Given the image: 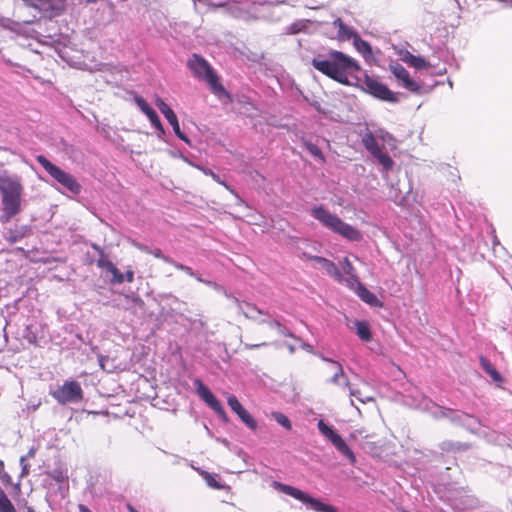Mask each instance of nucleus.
<instances>
[{
    "label": "nucleus",
    "instance_id": "nucleus-1",
    "mask_svg": "<svg viewBox=\"0 0 512 512\" xmlns=\"http://www.w3.org/2000/svg\"><path fill=\"white\" fill-rule=\"evenodd\" d=\"M312 65L318 71L345 85H349V78L360 71L357 61L340 51L330 52L329 59L326 60L313 59Z\"/></svg>",
    "mask_w": 512,
    "mask_h": 512
},
{
    "label": "nucleus",
    "instance_id": "nucleus-2",
    "mask_svg": "<svg viewBox=\"0 0 512 512\" xmlns=\"http://www.w3.org/2000/svg\"><path fill=\"white\" fill-rule=\"evenodd\" d=\"M193 75L204 80L210 87L211 92L223 103L232 102L230 93L220 83L218 76L209 63L197 54H193L187 63Z\"/></svg>",
    "mask_w": 512,
    "mask_h": 512
},
{
    "label": "nucleus",
    "instance_id": "nucleus-3",
    "mask_svg": "<svg viewBox=\"0 0 512 512\" xmlns=\"http://www.w3.org/2000/svg\"><path fill=\"white\" fill-rule=\"evenodd\" d=\"M0 192L3 211L8 218H11L20 211L23 192L21 178L16 175H0Z\"/></svg>",
    "mask_w": 512,
    "mask_h": 512
},
{
    "label": "nucleus",
    "instance_id": "nucleus-4",
    "mask_svg": "<svg viewBox=\"0 0 512 512\" xmlns=\"http://www.w3.org/2000/svg\"><path fill=\"white\" fill-rule=\"evenodd\" d=\"M311 215L317 219L325 228L349 241L357 242L362 239V234L358 229L344 222L340 217L331 213L323 206L312 208Z\"/></svg>",
    "mask_w": 512,
    "mask_h": 512
},
{
    "label": "nucleus",
    "instance_id": "nucleus-5",
    "mask_svg": "<svg viewBox=\"0 0 512 512\" xmlns=\"http://www.w3.org/2000/svg\"><path fill=\"white\" fill-rule=\"evenodd\" d=\"M36 160L57 183H59L73 194L80 193L81 185L77 182L73 175L54 165L43 155L37 156Z\"/></svg>",
    "mask_w": 512,
    "mask_h": 512
},
{
    "label": "nucleus",
    "instance_id": "nucleus-6",
    "mask_svg": "<svg viewBox=\"0 0 512 512\" xmlns=\"http://www.w3.org/2000/svg\"><path fill=\"white\" fill-rule=\"evenodd\" d=\"M273 487L276 490H278L279 492L287 494L305 504H308L310 506V508L316 512H336V509L333 506L322 503L318 499L312 498L307 493H305L295 487H292V486H289V485H286V484H283L280 482H276V481L273 482Z\"/></svg>",
    "mask_w": 512,
    "mask_h": 512
},
{
    "label": "nucleus",
    "instance_id": "nucleus-7",
    "mask_svg": "<svg viewBox=\"0 0 512 512\" xmlns=\"http://www.w3.org/2000/svg\"><path fill=\"white\" fill-rule=\"evenodd\" d=\"M60 404L79 402L83 398V390L77 381H66L62 386L51 392Z\"/></svg>",
    "mask_w": 512,
    "mask_h": 512
},
{
    "label": "nucleus",
    "instance_id": "nucleus-8",
    "mask_svg": "<svg viewBox=\"0 0 512 512\" xmlns=\"http://www.w3.org/2000/svg\"><path fill=\"white\" fill-rule=\"evenodd\" d=\"M317 426L320 433L328 439L340 453L346 456L351 463L355 462L356 458L353 451L331 426L326 424L323 420H319Z\"/></svg>",
    "mask_w": 512,
    "mask_h": 512
},
{
    "label": "nucleus",
    "instance_id": "nucleus-9",
    "mask_svg": "<svg viewBox=\"0 0 512 512\" xmlns=\"http://www.w3.org/2000/svg\"><path fill=\"white\" fill-rule=\"evenodd\" d=\"M363 85L365 91L378 99L392 103L398 101L396 93L391 91L384 83L373 77L366 75Z\"/></svg>",
    "mask_w": 512,
    "mask_h": 512
},
{
    "label": "nucleus",
    "instance_id": "nucleus-10",
    "mask_svg": "<svg viewBox=\"0 0 512 512\" xmlns=\"http://www.w3.org/2000/svg\"><path fill=\"white\" fill-rule=\"evenodd\" d=\"M390 71L397 79L400 86L407 89L408 91L421 94L423 91L422 85L414 81L409 72L399 63H392L389 66Z\"/></svg>",
    "mask_w": 512,
    "mask_h": 512
},
{
    "label": "nucleus",
    "instance_id": "nucleus-11",
    "mask_svg": "<svg viewBox=\"0 0 512 512\" xmlns=\"http://www.w3.org/2000/svg\"><path fill=\"white\" fill-rule=\"evenodd\" d=\"M272 4L271 3H260V4H256V3H253L252 6H251V13L248 12V11H244L239 3L237 2H231L228 4L227 6V12L232 15L233 17H236V18H241V19H261V18H264V15L260 14V10L259 8L261 7H265V6H271Z\"/></svg>",
    "mask_w": 512,
    "mask_h": 512
},
{
    "label": "nucleus",
    "instance_id": "nucleus-12",
    "mask_svg": "<svg viewBox=\"0 0 512 512\" xmlns=\"http://www.w3.org/2000/svg\"><path fill=\"white\" fill-rule=\"evenodd\" d=\"M227 403L234 413L238 415L243 423L248 426L251 430H256L257 422L253 416L240 404L238 399L234 395L227 397Z\"/></svg>",
    "mask_w": 512,
    "mask_h": 512
},
{
    "label": "nucleus",
    "instance_id": "nucleus-13",
    "mask_svg": "<svg viewBox=\"0 0 512 512\" xmlns=\"http://www.w3.org/2000/svg\"><path fill=\"white\" fill-rule=\"evenodd\" d=\"M313 261H315L325 272L333 277L338 282H342L343 280V274L339 270V268L333 263L332 261L320 257V256H313L311 257Z\"/></svg>",
    "mask_w": 512,
    "mask_h": 512
},
{
    "label": "nucleus",
    "instance_id": "nucleus-14",
    "mask_svg": "<svg viewBox=\"0 0 512 512\" xmlns=\"http://www.w3.org/2000/svg\"><path fill=\"white\" fill-rule=\"evenodd\" d=\"M401 60L408 64L409 66L421 70V69H429L431 64L421 56H415L409 51L401 52L400 54Z\"/></svg>",
    "mask_w": 512,
    "mask_h": 512
},
{
    "label": "nucleus",
    "instance_id": "nucleus-15",
    "mask_svg": "<svg viewBox=\"0 0 512 512\" xmlns=\"http://www.w3.org/2000/svg\"><path fill=\"white\" fill-rule=\"evenodd\" d=\"M341 265L346 275V277L343 276L342 282H345L350 288H354L355 285L358 284L359 279L349 258L345 257Z\"/></svg>",
    "mask_w": 512,
    "mask_h": 512
},
{
    "label": "nucleus",
    "instance_id": "nucleus-16",
    "mask_svg": "<svg viewBox=\"0 0 512 512\" xmlns=\"http://www.w3.org/2000/svg\"><path fill=\"white\" fill-rule=\"evenodd\" d=\"M353 289L356 290V293L361 298V300H363L367 304L371 306H381V303L378 300V298L372 292L366 289L359 281L358 284H356Z\"/></svg>",
    "mask_w": 512,
    "mask_h": 512
},
{
    "label": "nucleus",
    "instance_id": "nucleus-17",
    "mask_svg": "<svg viewBox=\"0 0 512 512\" xmlns=\"http://www.w3.org/2000/svg\"><path fill=\"white\" fill-rule=\"evenodd\" d=\"M182 159H183L186 163H188L189 165L194 166V167H196V168L200 169L201 171H203V173H204L205 175L210 176V177H211L215 182H217V183H219V184L223 185L227 190H229L232 194H234V195L238 198V201H239V203H240V204H242V203H243V200H242V199H240V198L238 197V195L235 193V191H234V190H233V189H232V188H231L227 183H225L223 180H221V179H220V177H219L217 174H215L212 170H210V169H206V168H202V167H200V166H198V165H194V164H193L191 161H189L186 157H183V156H182Z\"/></svg>",
    "mask_w": 512,
    "mask_h": 512
},
{
    "label": "nucleus",
    "instance_id": "nucleus-18",
    "mask_svg": "<svg viewBox=\"0 0 512 512\" xmlns=\"http://www.w3.org/2000/svg\"><path fill=\"white\" fill-rule=\"evenodd\" d=\"M333 26L338 29V38L340 40H349L351 38L355 39V36H358L352 28L346 26L340 18H337L333 22Z\"/></svg>",
    "mask_w": 512,
    "mask_h": 512
},
{
    "label": "nucleus",
    "instance_id": "nucleus-19",
    "mask_svg": "<svg viewBox=\"0 0 512 512\" xmlns=\"http://www.w3.org/2000/svg\"><path fill=\"white\" fill-rule=\"evenodd\" d=\"M354 325H355V329H356V334L359 336V338L362 341L368 342V341L371 340L372 335H371V332H370L369 324L367 322H365V321H356L354 323Z\"/></svg>",
    "mask_w": 512,
    "mask_h": 512
},
{
    "label": "nucleus",
    "instance_id": "nucleus-20",
    "mask_svg": "<svg viewBox=\"0 0 512 512\" xmlns=\"http://www.w3.org/2000/svg\"><path fill=\"white\" fill-rule=\"evenodd\" d=\"M362 143L364 147L372 154L375 155L376 153L380 152L381 149L378 145V142L375 138V136L372 133H367L362 138Z\"/></svg>",
    "mask_w": 512,
    "mask_h": 512
},
{
    "label": "nucleus",
    "instance_id": "nucleus-21",
    "mask_svg": "<svg viewBox=\"0 0 512 512\" xmlns=\"http://www.w3.org/2000/svg\"><path fill=\"white\" fill-rule=\"evenodd\" d=\"M354 46H355L356 50L359 53H361L365 58L371 56L372 49H371L370 44L367 41L362 40L359 36H355Z\"/></svg>",
    "mask_w": 512,
    "mask_h": 512
},
{
    "label": "nucleus",
    "instance_id": "nucleus-22",
    "mask_svg": "<svg viewBox=\"0 0 512 512\" xmlns=\"http://www.w3.org/2000/svg\"><path fill=\"white\" fill-rule=\"evenodd\" d=\"M206 404L211 408L213 409L217 414L218 416L225 422L228 421V417H227V414L223 408V406L221 405V403L216 399L215 396H212V398L208 399L207 401H205Z\"/></svg>",
    "mask_w": 512,
    "mask_h": 512
},
{
    "label": "nucleus",
    "instance_id": "nucleus-23",
    "mask_svg": "<svg viewBox=\"0 0 512 512\" xmlns=\"http://www.w3.org/2000/svg\"><path fill=\"white\" fill-rule=\"evenodd\" d=\"M481 366L482 368L484 369V371L492 378L493 381L495 382H502V377L501 375L499 374V372L491 365V363L484 359V358H481Z\"/></svg>",
    "mask_w": 512,
    "mask_h": 512
},
{
    "label": "nucleus",
    "instance_id": "nucleus-24",
    "mask_svg": "<svg viewBox=\"0 0 512 512\" xmlns=\"http://www.w3.org/2000/svg\"><path fill=\"white\" fill-rule=\"evenodd\" d=\"M167 121L172 126L173 131L177 135V137H179L181 140H183L187 144H190V140L187 138V136L180 129L179 122H178L176 114H174L172 116L170 115V117L167 118Z\"/></svg>",
    "mask_w": 512,
    "mask_h": 512
},
{
    "label": "nucleus",
    "instance_id": "nucleus-25",
    "mask_svg": "<svg viewBox=\"0 0 512 512\" xmlns=\"http://www.w3.org/2000/svg\"><path fill=\"white\" fill-rule=\"evenodd\" d=\"M0 512H16V509L4 490L0 487Z\"/></svg>",
    "mask_w": 512,
    "mask_h": 512
},
{
    "label": "nucleus",
    "instance_id": "nucleus-26",
    "mask_svg": "<svg viewBox=\"0 0 512 512\" xmlns=\"http://www.w3.org/2000/svg\"><path fill=\"white\" fill-rule=\"evenodd\" d=\"M346 384L349 386V393H350V395L352 397H355L358 401H360L362 403H367V402H370V401L374 400L371 395L366 394L365 392H363L360 389H356L354 387H351L348 382Z\"/></svg>",
    "mask_w": 512,
    "mask_h": 512
},
{
    "label": "nucleus",
    "instance_id": "nucleus-27",
    "mask_svg": "<svg viewBox=\"0 0 512 512\" xmlns=\"http://www.w3.org/2000/svg\"><path fill=\"white\" fill-rule=\"evenodd\" d=\"M323 360L328 362L332 368H335V373L333 374L330 381L334 384H338L339 378L344 376V372H343V368H342L341 364L336 361H333L331 359H327V358H323Z\"/></svg>",
    "mask_w": 512,
    "mask_h": 512
},
{
    "label": "nucleus",
    "instance_id": "nucleus-28",
    "mask_svg": "<svg viewBox=\"0 0 512 512\" xmlns=\"http://www.w3.org/2000/svg\"><path fill=\"white\" fill-rule=\"evenodd\" d=\"M373 156L378 160V162L383 166L385 170H391L393 168L394 161L389 155L383 153L382 150Z\"/></svg>",
    "mask_w": 512,
    "mask_h": 512
},
{
    "label": "nucleus",
    "instance_id": "nucleus-29",
    "mask_svg": "<svg viewBox=\"0 0 512 512\" xmlns=\"http://www.w3.org/2000/svg\"><path fill=\"white\" fill-rule=\"evenodd\" d=\"M304 146L313 157H315L322 163L325 162V157L317 145H315L309 141H304Z\"/></svg>",
    "mask_w": 512,
    "mask_h": 512
},
{
    "label": "nucleus",
    "instance_id": "nucleus-30",
    "mask_svg": "<svg viewBox=\"0 0 512 512\" xmlns=\"http://www.w3.org/2000/svg\"><path fill=\"white\" fill-rule=\"evenodd\" d=\"M271 416L273 417V419L278 423L280 424L282 427H284L286 430H291L292 428V424H291V421L288 419V417L281 413V412H277V411H273L271 413Z\"/></svg>",
    "mask_w": 512,
    "mask_h": 512
},
{
    "label": "nucleus",
    "instance_id": "nucleus-31",
    "mask_svg": "<svg viewBox=\"0 0 512 512\" xmlns=\"http://www.w3.org/2000/svg\"><path fill=\"white\" fill-rule=\"evenodd\" d=\"M239 308L242 311L243 315L249 319L255 320L257 318V315L261 314L260 310H258L256 307H254L250 304H246L245 307H243L242 305H239Z\"/></svg>",
    "mask_w": 512,
    "mask_h": 512
},
{
    "label": "nucleus",
    "instance_id": "nucleus-32",
    "mask_svg": "<svg viewBox=\"0 0 512 512\" xmlns=\"http://www.w3.org/2000/svg\"><path fill=\"white\" fill-rule=\"evenodd\" d=\"M135 103L138 108L149 118L155 112L149 104L140 96L135 97Z\"/></svg>",
    "mask_w": 512,
    "mask_h": 512
},
{
    "label": "nucleus",
    "instance_id": "nucleus-33",
    "mask_svg": "<svg viewBox=\"0 0 512 512\" xmlns=\"http://www.w3.org/2000/svg\"><path fill=\"white\" fill-rule=\"evenodd\" d=\"M155 105L160 110V112L164 115V117L167 119L170 117V115H174V111L166 104L161 98H157L155 101Z\"/></svg>",
    "mask_w": 512,
    "mask_h": 512
},
{
    "label": "nucleus",
    "instance_id": "nucleus-34",
    "mask_svg": "<svg viewBox=\"0 0 512 512\" xmlns=\"http://www.w3.org/2000/svg\"><path fill=\"white\" fill-rule=\"evenodd\" d=\"M155 105L160 110V112L164 115V117L167 119L170 117V115H174V111L166 104L161 98H157L155 101Z\"/></svg>",
    "mask_w": 512,
    "mask_h": 512
},
{
    "label": "nucleus",
    "instance_id": "nucleus-35",
    "mask_svg": "<svg viewBox=\"0 0 512 512\" xmlns=\"http://www.w3.org/2000/svg\"><path fill=\"white\" fill-rule=\"evenodd\" d=\"M308 24V21L306 20H299L293 24H291L289 27H287V33L289 34H297L304 29H306Z\"/></svg>",
    "mask_w": 512,
    "mask_h": 512
},
{
    "label": "nucleus",
    "instance_id": "nucleus-36",
    "mask_svg": "<svg viewBox=\"0 0 512 512\" xmlns=\"http://www.w3.org/2000/svg\"><path fill=\"white\" fill-rule=\"evenodd\" d=\"M196 384L197 393L204 401H207L208 399L212 398V396H214L213 393L201 381H197Z\"/></svg>",
    "mask_w": 512,
    "mask_h": 512
},
{
    "label": "nucleus",
    "instance_id": "nucleus-37",
    "mask_svg": "<svg viewBox=\"0 0 512 512\" xmlns=\"http://www.w3.org/2000/svg\"><path fill=\"white\" fill-rule=\"evenodd\" d=\"M97 265H98V267H100L106 271L111 270V268H113V266H114V264L109 260V258L102 251L100 252V257L97 260Z\"/></svg>",
    "mask_w": 512,
    "mask_h": 512
},
{
    "label": "nucleus",
    "instance_id": "nucleus-38",
    "mask_svg": "<svg viewBox=\"0 0 512 512\" xmlns=\"http://www.w3.org/2000/svg\"><path fill=\"white\" fill-rule=\"evenodd\" d=\"M108 272H110L113 276L111 280L113 284H121L124 282V274H122L115 265Z\"/></svg>",
    "mask_w": 512,
    "mask_h": 512
},
{
    "label": "nucleus",
    "instance_id": "nucleus-39",
    "mask_svg": "<svg viewBox=\"0 0 512 512\" xmlns=\"http://www.w3.org/2000/svg\"><path fill=\"white\" fill-rule=\"evenodd\" d=\"M228 4H229V2H227L226 0H219L217 2H212L211 0H207L206 7L208 8V10H214V9L220 8V7L227 8Z\"/></svg>",
    "mask_w": 512,
    "mask_h": 512
},
{
    "label": "nucleus",
    "instance_id": "nucleus-40",
    "mask_svg": "<svg viewBox=\"0 0 512 512\" xmlns=\"http://www.w3.org/2000/svg\"><path fill=\"white\" fill-rule=\"evenodd\" d=\"M202 475L204 476V479L206 480L208 486L216 489L221 488V486L218 484V482L211 474H209L208 472H202Z\"/></svg>",
    "mask_w": 512,
    "mask_h": 512
},
{
    "label": "nucleus",
    "instance_id": "nucleus-41",
    "mask_svg": "<svg viewBox=\"0 0 512 512\" xmlns=\"http://www.w3.org/2000/svg\"><path fill=\"white\" fill-rule=\"evenodd\" d=\"M169 263L172 264L175 268L184 271L186 274H188L190 276H193V277H196L195 273L193 272V270L190 267L185 266V265L180 264V263H177V262H175L173 260H171V262H169Z\"/></svg>",
    "mask_w": 512,
    "mask_h": 512
},
{
    "label": "nucleus",
    "instance_id": "nucleus-42",
    "mask_svg": "<svg viewBox=\"0 0 512 512\" xmlns=\"http://www.w3.org/2000/svg\"><path fill=\"white\" fill-rule=\"evenodd\" d=\"M151 122V124L157 129L159 130L160 132H164V129H163V126L159 120V117L158 115L156 114V112L153 113V115H151L149 118H148Z\"/></svg>",
    "mask_w": 512,
    "mask_h": 512
},
{
    "label": "nucleus",
    "instance_id": "nucleus-43",
    "mask_svg": "<svg viewBox=\"0 0 512 512\" xmlns=\"http://www.w3.org/2000/svg\"><path fill=\"white\" fill-rule=\"evenodd\" d=\"M20 465L22 466L21 477L28 475L29 468H28V465L26 464V457L22 456L20 458Z\"/></svg>",
    "mask_w": 512,
    "mask_h": 512
},
{
    "label": "nucleus",
    "instance_id": "nucleus-44",
    "mask_svg": "<svg viewBox=\"0 0 512 512\" xmlns=\"http://www.w3.org/2000/svg\"><path fill=\"white\" fill-rule=\"evenodd\" d=\"M0 25L3 26L4 28L10 29V30H14L13 26H15L16 23L13 22L11 19H2L0 21Z\"/></svg>",
    "mask_w": 512,
    "mask_h": 512
},
{
    "label": "nucleus",
    "instance_id": "nucleus-45",
    "mask_svg": "<svg viewBox=\"0 0 512 512\" xmlns=\"http://www.w3.org/2000/svg\"><path fill=\"white\" fill-rule=\"evenodd\" d=\"M150 254H153L155 257L157 258H161L163 259L164 261L166 262H171V259L165 257L163 254H162V251L160 249H155L154 251H150Z\"/></svg>",
    "mask_w": 512,
    "mask_h": 512
},
{
    "label": "nucleus",
    "instance_id": "nucleus-46",
    "mask_svg": "<svg viewBox=\"0 0 512 512\" xmlns=\"http://www.w3.org/2000/svg\"><path fill=\"white\" fill-rule=\"evenodd\" d=\"M124 280L131 283L134 281V272L132 270H128L124 275Z\"/></svg>",
    "mask_w": 512,
    "mask_h": 512
},
{
    "label": "nucleus",
    "instance_id": "nucleus-47",
    "mask_svg": "<svg viewBox=\"0 0 512 512\" xmlns=\"http://www.w3.org/2000/svg\"><path fill=\"white\" fill-rule=\"evenodd\" d=\"M265 345H266V343H260V344H248V343H245L244 347L246 349L251 350V349H255V348H258V347H261V346H265Z\"/></svg>",
    "mask_w": 512,
    "mask_h": 512
},
{
    "label": "nucleus",
    "instance_id": "nucleus-48",
    "mask_svg": "<svg viewBox=\"0 0 512 512\" xmlns=\"http://www.w3.org/2000/svg\"><path fill=\"white\" fill-rule=\"evenodd\" d=\"M413 407L415 408H419V409H427L428 408V403H426V400L423 399L421 403L419 404H412Z\"/></svg>",
    "mask_w": 512,
    "mask_h": 512
},
{
    "label": "nucleus",
    "instance_id": "nucleus-49",
    "mask_svg": "<svg viewBox=\"0 0 512 512\" xmlns=\"http://www.w3.org/2000/svg\"><path fill=\"white\" fill-rule=\"evenodd\" d=\"M25 5L27 6H31V7H36L37 6V1L38 0H21Z\"/></svg>",
    "mask_w": 512,
    "mask_h": 512
},
{
    "label": "nucleus",
    "instance_id": "nucleus-50",
    "mask_svg": "<svg viewBox=\"0 0 512 512\" xmlns=\"http://www.w3.org/2000/svg\"><path fill=\"white\" fill-rule=\"evenodd\" d=\"M133 244H134L135 247H137L141 251L146 252V253H150V250L148 249V247H146L144 245H141V244H138V243H135V242Z\"/></svg>",
    "mask_w": 512,
    "mask_h": 512
},
{
    "label": "nucleus",
    "instance_id": "nucleus-51",
    "mask_svg": "<svg viewBox=\"0 0 512 512\" xmlns=\"http://www.w3.org/2000/svg\"><path fill=\"white\" fill-rule=\"evenodd\" d=\"M192 1H193V3H194V9H195V10H197L198 3L203 4V5H205V6H206V2H207V0H192Z\"/></svg>",
    "mask_w": 512,
    "mask_h": 512
},
{
    "label": "nucleus",
    "instance_id": "nucleus-52",
    "mask_svg": "<svg viewBox=\"0 0 512 512\" xmlns=\"http://www.w3.org/2000/svg\"><path fill=\"white\" fill-rule=\"evenodd\" d=\"M79 512H92L87 506L80 504L78 506Z\"/></svg>",
    "mask_w": 512,
    "mask_h": 512
},
{
    "label": "nucleus",
    "instance_id": "nucleus-53",
    "mask_svg": "<svg viewBox=\"0 0 512 512\" xmlns=\"http://www.w3.org/2000/svg\"><path fill=\"white\" fill-rule=\"evenodd\" d=\"M272 325H275L276 327H278V328H279V330H280V332H281L282 334L286 335V334H285V332L282 330V328H281V326H280V324H279V323L275 322V323H273Z\"/></svg>",
    "mask_w": 512,
    "mask_h": 512
},
{
    "label": "nucleus",
    "instance_id": "nucleus-54",
    "mask_svg": "<svg viewBox=\"0 0 512 512\" xmlns=\"http://www.w3.org/2000/svg\"><path fill=\"white\" fill-rule=\"evenodd\" d=\"M304 349H306L307 351H311L312 350V347L308 344H305L304 346Z\"/></svg>",
    "mask_w": 512,
    "mask_h": 512
},
{
    "label": "nucleus",
    "instance_id": "nucleus-55",
    "mask_svg": "<svg viewBox=\"0 0 512 512\" xmlns=\"http://www.w3.org/2000/svg\"><path fill=\"white\" fill-rule=\"evenodd\" d=\"M381 137H382L383 140H386V138H391L389 133H385V135H382Z\"/></svg>",
    "mask_w": 512,
    "mask_h": 512
},
{
    "label": "nucleus",
    "instance_id": "nucleus-56",
    "mask_svg": "<svg viewBox=\"0 0 512 512\" xmlns=\"http://www.w3.org/2000/svg\"><path fill=\"white\" fill-rule=\"evenodd\" d=\"M129 511L130 512H138L136 509H134L132 506H129Z\"/></svg>",
    "mask_w": 512,
    "mask_h": 512
},
{
    "label": "nucleus",
    "instance_id": "nucleus-57",
    "mask_svg": "<svg viewBox=\"0 0 512 512\" xmlns=\"http://www.w3.org/2000/svg\"><path fill=\"white\" fill-rule=\"evenodd\" d=\"M289 350H290L291 353L294 352V348L292 346H289Z\"/></svg>",
    "mask_w": 512,
    "mask_h": 512
},
{
    "label": "nucleus",
    "instance_id": "nucleus-58",
    "mask_svg": "<svg viewBox=\"0 0 512 512\" xmlns=\"http://www.w3.org/2000/svg\"><path fill=\"white\" fill-rule=\"evenodd\" d=\"M330 370H331V372H332L333 374L335 373V368H332V367L330 366Z\"/></svg>",
    "mask_w": 512,
    "mask_h": 512
},
{
    "label": "nucleus",
    "instance_id": "nucleus-59",
    "mask_svg": "<svg viewBox=\"0 0 512 512\" xmlns=\"http://www.w3.org/2000/svg\"><path fill=\"white\" fill-rule=\"evenodd\" d=\"M198 281L202 282L203 280L200 277H196Z\"/></svg>",
    "mask_w": 512,
    "mask_h": 512
}]
</instances>
